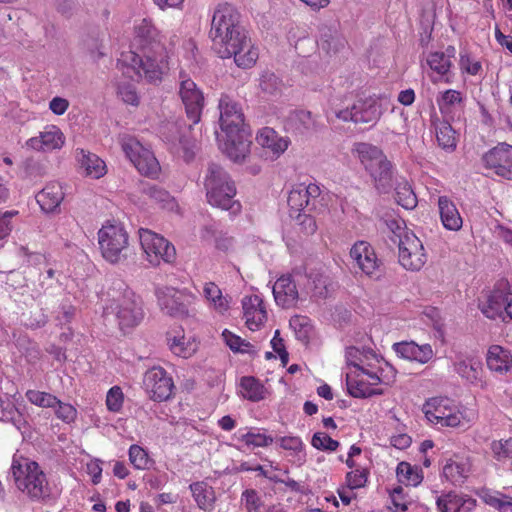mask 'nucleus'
<instances>
[{
    "label": "nucleus",
    "instance_id": "f257e3e1",
    "mask_svg": "<svg viewBox=\"0 0 512 512\" xmlns=\"http://www.w3.org/2000/svg\"><path fill=\"white\" fill-rule=\"evenodd\" d=\"M220 128L225 135L224 152L233 161H244L250 153L251 131L239 104L228 95L219 101Z\"/></svg>",
    "mask_w": 512,
    "mask_h": 512
},
{
    "label": "nucleus",
    "instance_id": "f03ea898",
    "mask_svg": "<svg viewBox=\"0 0 512 512\" xmlns=\"http://www.w3.org/2000/svg\"><path fill=\"white\" fill-rule=\"evenodd\" d=\"M11 475L16 487L26 493L33 501H45L50 498L51 489L46 475L35 461L13 460Z\"/></svg>",
    "mask_w": 512,
    "mask_h": 512
},
{
    "label": "nucleus",
    "instance_id": "7ed1b4c3",
    "mask_svg": "<svg viewBox=\"0 0 512 512\" xmlns=\"http://www.w3.org/2000/svg\"><path fill=\"white\" fill-rule=\"evenodd\" d=\"M109 295L114 302L111 306L112 312H115L119 328L122 331L134 328L143 320L144 312L141 298L124 281L115 280Z\"/></svg>",
    "mask_w": 512,
    "mask_h": 512
},
{
    "label": "nucleus",
    "instance_id": "20e7f679",
    "mask_svg": "<svg viewBox=\"0 0 512 512\" xmlns=\"http://www.w3.org/2000/svg\"><path fill=\"white\" fill-rule=\"evenodd\" d=\"M355 151L365 170L374 180L378 192L388 193L392 188V164L381 149L368 143L356 144Z\"/></svg>",
    "mask_w": 512,
    "mask_h": 512
},
{
    "label": "nucleus",
    "instance_id": "39448f33",
    "mask_svg": "<svg viewBox=\"0 0 512 512\" xmlns=\"http://www.w3.org/2000/svg\"><path fill=\"white\" fill-rule=\"evenodd\" d=\"M213 47L221 58L233 57L236 65L241 68L252 67L258 59V51L243 26L234 30L231 37L229 35L226 39L222 37L216 40Z\"/></svg>",
    "mask_w": 512,
    "mask_h": 512
},
{
    "label": "nucleus",
    "instance_id": "423d86ee",
    "mask_svg": "<svg viewBox=\"0 0 512 512\" xmlns=\"http://www.w3.org/2000/svg\"><path fill=\"white\" fill-rule=\"evenodd\" d=\"M162 139L169 145L170 150L186 162L194 158L196 140L192 134V124L183 119L167 121L160 129Z\"/></svg>",
    "mask_w": 512,
    "mask_h": 512
},
{
    "label": "nucleus",
    "instance_id": "0eeeda50",
    "mask_svg": "<svg viewBox=\"0 0 512 512\" xmlns=\"http://www.w3.org/2000/svg\"><path fill=\"white\" fill-rule=\"evenodd\" d=\"M99 245L103 257L111 263H119L126 258L128 234L120 225H105L98 232Z\"/></svg>",
    "mask_w": 512,
    "mask_h": 512
},
{
    "label": "nucleus",
    "instance_id": "6e6552de",
    "mask_svg": "<svg viewBox=\"0 0 512 512\" xmlns=\"http://www.w3.org/2000/svg\"><path fill=\"white\" fill-rule=\"evenodd\" d=\"M382 115L379 99L375 96L359 97L350 108L336 112V117L345 122L374 126Z\"/></svg>",
    "mask_w": 512,
    "mask_h": 512
},
{
    "label": "nucleus",
    "instance_id": "1a4fd4ad",
    "mask_svg": "<svg viewBox=\"0 0 512 512\" xmlns=\"http://www.w3.org/2000/svg\"><path fill=\"white\" fill-rule=\"evenodd\" d=\"M321 189L315 183H301L294 186L288 194L287 204L290 214L316 212L322 207Z\"/></svg>",
    "mask_w": 512,
    "mask_h": 512
},
{
    "label": "nucleus",
    "instance_id": "9d476101",
    "mask_svg": "<svg viewBox=\"0 0 512 512\" xmlns=\"http://www.w3.org/2000/svg\"><path fill=\"white\" fill-rule=\"evenodd\" d=\"M160 310L174 318H184L189 315L192 295L173 287H158L155 290Z\"/></svg>",
    "mask_w": 512,
    "mask_h": 512
},
{
    "label": "nucleus",
    "instance_id": "9b49d317",
    "mask_svg": "<svg viewBox=\"0 0 512 512\" xmlns=\"http://www.w3.org/2000/svg\"><path fill=\"white\" fill-rule=\"evenodd\" d=\"M139 240L148 261L152 265H158L160 260L172 263L176 259L175 247L164 237L148 229H140Z\"/></svg>",
    "mask_w": 512,
    "mask_h": 512
},
{
    "label": "nucleus",
    "instance_id": "f8f14e48",
    "mask_svg": "<svg viewBox=\"0 0 512 512\" xmlns=\"http://www.w3.org/2000/svg\"><path fill=\"white\" fill-rule=\"evenodd\" d=\"M241 26L240 14L236 8L228 3L220 4L214 10L212 16L209 37L213 43L222 37L226 39L227 36H231L232 32L240 29Z\"/></svg>",
    "mask_w": 512,
    "mask_h": 512
},
{
    "label": "nucleus",
    "instance_id": "ddd939ff",
    "mask_svg": "<svg viewBox=\"0 0 512 512\" xmlns=\"http://www.w3.org/2000/svg\"><path fill=\"white\" fill-rule=\"evenodd\" d=\"M448 398L434 397L425 402L423 412L426 418L442 427H457L461 424L462 414L449 405Z\"/></svg>",
    "mask_w": 512,
    "mask_h": 512
},
{
    "label": "nucleus",
    "instance_id": "4468645a",
    "mask_svg": "<svg viewBox=\"0 0 512 512\" xmlns=\"http://www.w3.org/2000/svg\"><path fill=\"white\" fill-rule=\"evenodd\" d=\"M143 53V60L140 67V74L149 82H157L162 79L164 73L169 69L168 55L162 43H155L151 48H146Z\"/></svg>",
    "mask_w": 512,
    "mask_h": 512
},
{
    "label": "nucleus",
    "instance_id": "2eb2a0df",
    "mask_svg": "<svg viewBox=\"0 0 512 512\" xmlns=\"http://www.w3.org/2000/svg\"><path fill=\"white\" fill-rule=\"evenodd\" d=\"M122 149L127 158L133 163L135 168L143 175L154 177L160 171V166L154 154L135 140L128 139L123 142Z\"/></svg>",
    "mask_w": 512,
    "mask_h": 512
},
{
    "label": "nucleus",
    "instance_id": "dca6fc26",
    "mask_svg": "<svg viewBox=\"0 0 512 512\" xmlns=\"http://www.w3.org/2000/svg\"><path fill=\"white\" fill-rule=\"evenodd\" d=\"M399 263L408 270L418 271L426 263V254L422 242L413 234L405 233L399 237Z\"/></svg>",
    "mask_w": 512,
    "mask_h": 512
},
{
    "label": "nucleus",
    "instance_id": "f3484780",
    "mask_svg": "<svg viewBox=\"0 0 512 512\" xmlns=\"http://www.w3.org/2000/svg\"><path fill=\"white\" fill-rule=\"evenodd\" d=\"M143 387L150 399L162 402L171 397L174 383L163 368L153 367L144 374Z\"/></svg>",
    "mask_w": 512,
    "mask_h": 512
},
{
    "label": "nucleus",
    "instance_id": "a211bd4d",
    "mask_svg": "<svg viewBox=\"0 0 512 512\" xmlns=\"http://www.w3.org/2000/svg\"><path fill=\"white\" fill-rule=\"evenodd\" d=\"M482 161L496 175L512 180V145L499 143L483 155Z\"/></svg>",
    "mask_w": 512,
    "mask_h": 512
},
{
    "label": "nucleus",
    "instance_id": "6ab92c4d",
    "mask_svg": "<svg viewBox=\"0 0 512 512\" xmlns=\"http://www.w3.org/2000/svg\"><path fill=\"white\" fill-rule=\"evenodd\" d=\"M179 94L188 119L191 120L192 124H197L200 121L203 109L204 97L202 92L191 79H182Z\"/></svg>",
    "mask_w": 512,
    "mask_h": 512
},
{
    "label": "nucleus",
    "instance_id": "aec40b11",
    "mask_svg": "<svg viewBox=\"0 0 512 512\" xmlns=\"http://www.w3.org/2000/svg\"><path fill=\"white\" fill-rule=\"evenodd\" d=\"M324 128L319 116L313 115L307 110H296L289 114L285 123V129L294 134L306 135L317 133Z\"/></svg>",
    "mask_w": 512,
    "mask_h": 512
},
{
    "label": "nucleus",
    "instance_id": "412c9836",
    "mask_svg": "<svg viewBox=\"0 0 512 512\" xmlns=\"http://www.w3.org/2000/svg\"><path fill=\"white\" fill-rule=\"evenodd\" d=\"M350 256L366 275H376L380 267V261L368 242H356L350 250Z\"/></svg>",
    "mask_w": 512,
    "mask_h": 512
},
{
    "label": "nucleus",
    "instance_id": "4be33fe9",
    "mask_svg": "<svg viewBox=\"0 0 512 512\" xmlns=\"http://www.w3.org/2000/svg\"><path fill=\"white\" fill-rule=\"evenodd\" d=\"M226 186H235L230 175L219 164L209 163L204 179L206 197L212 198V201L216 202L215 198L217 197L218 189L226 188Z\"/></svg>",
    "mask_w": 512,
    "mask_h": 512
},
{
    "label": "nucleus",
    "instance_id": "5701e85b",
    "mask_svg": "<svg viewBox=\"0 0 512 512\" xmlns=\"http://www.w3.org/2000/svg\"><path fill=\"white\" fill-rule=\"evenodd\" d=\"M273 295L277 305L289 309L296 306L299 293L290 275H283L273 286Z\"/></svg>",
    "mask_w": 512,
    "mask_h": 512
},
{
    "label": "nucleus",
    "instance_id": "b1692460",
    "mask_svg": "<svg viewBox=\"0 0 512 512\" xmlns=\"http://www.w3.org/2000/svg\"><path fill=\"white\" fill-rule=\"evenodd\" d=\"M247 327L254 331L267 320L263 299L258 295L246 296L242 300Z\"/></svg>",
    "mask_w": 512,
    "mask_h": 512
},
{
    "label": "nucleus",
    "instance_id": "393cba45",
    "mask_svg": "<svg viewBox=\"0 0 512 512\" xmlns=\"http://www.w3.org/2000/svg\"><path fill=\"white\" fill-rule=\"evenodd\" d=\"M64 196L62 186L57 182H51L36 194V201L45 213H54L59 211Z\"/></svg>",
    "mask_w": 512,
    "mask_h": 512
},
{
    "label": "nucleus",
    "instance_id": "a878e982",
    "mask_svg": "<svg viewBox=\"0 0 512 512\" xmlns=\"http://www.w3.org/2000/svg\"><path fill=\"white\" fill-rule=\"evenodd\" d=\"M438 512H476V500L453 492L443 494L436 501Z\"/></svg>",
    "mask_w": 512,
    "mask_h": 512
},
{
    "label": "nucleus",
    "instance_id": "bb28decb",
    "mask_svg": "<svg viewBox=\"0 0 512 512\" xmlns=\"http://www.w3.org/2000/svg\"><path fill=\"white\" fill-rule=\"evenodd\" d=\"M471 470L468 458L455 456L447 460L443 467V476L453 485H461L467 479Z\"/></svg>",
    "mask_w": 512,
    "mask_h": 512
},
{
    "label": "nucleus",
    "instance_id": "cd10ccee",
    "mask_svg": "<svg viewBox=\"0 0 512 512\" xmlns=\"http://www.w3.org/2000/svg\"><path fill=\"white\" fill-rule=\"evenodd\" d=\"M394 351L403 359L427 363L433 357L429 344L418 345L415 342H400L393 345Z\"/></svg>",
    "mask_w": 512,
    "mask_h": 512
},
{
    "label": "nucleus",
    "instance_id": "c85d7f7f",
    "mask_svg": "<svg viewBox=\"0 0 512 512\" xmlns=\"http://www.w3.org/2000/svg\"><path fill=\"white\" fill-rule=\"evenodd\" d=\"M438 208L443 226L451 231H458L463 225L462 217L454 204L447 196L438 198Z\"/></svg>",
    "mask_w": 512,
    "mask_h": 512
},
{
    "label": "nucleus",
    "instance_id": "c756f323",
    "mask_svg": "<svg viewBox=\"0 0 512 512\" xmlns=\"http://www.w3.org/2000/svg\"><path fill=\"white\" fill-rule=\"evenodd\" d=\"M486 362L490 370L506 373L512 368V353L500 345H492L488 349Z\"/></svg>",
    "mask_w": 512,
    "mask_h": 512
},
{
    "label": "nucleus",
    "instance_id": "7c9ffc66",
    "mask_svg": "<svg viewBox=\"0 0 512 512\" xmlns=\"http://www.w3.org/2000/svg\"><path fill=\"white\" fill-rule=\"evenodd\" d=\"M505 299L506 295L503 293L502 288L496 285L487 296L486 301L479 303V309L487 318L496 319L500 317L504 319Z\"/></svg>",
    "mask_w": 512,
    "mask_h": 512
},
{
    "label": "nucleus",
    "instance_id": "2f4dec72",
    "mask_svg": "<svg viewBox=\"0 0 512 512\" xmlns=\"http://www.w3.org/2000/svg\"><path fill=\"white\" fill-rule=\"evenodd\" d=\"M431 125L436 132V139L440 147L453 151L456 148V132L449 120L440 119L436 114L431 116Z\"/></svg>",
    "mask_w": 512,
    "mask_h": 512
},
{
    "label": "nucleus",
    "instance_id": "473e14b6",
    "mask_svg": "<svg viewBox=\"0 0 512 512\" xmlns=\"http://www.w3.org/2000/svg\"><path fill=\"white\" fill-rule=\"evenodd\" d=\"M189 489L199 509L211 512L216 502L215 491L205 481H197L189 485Z\"/></svg>",
    "mask_w": 512,
    "mask_h": 512
},
{
    "label": "nucleus",
    "instance_id": "72a5a7b5",
    "mask_svg": "<svg viewBox=\"0 0 512 512\" xmlns=\"http://www.w3.org/2000/svg\"><path fill=\"white\" fill-rule=\"evenodd\" d=\"M256 140L262 147L270 149L276 157L284 153L289 145L287 138L280 137L277 132L270 127L261 129Z\"/></svg>",
    "mask_w": 512,
    "mask_h": 512
},
{
    "label": "nucleus",
    "instance_id": "f704fd0d",
    "mask_svg": "<svg viewBox=\"0 0 512 512\" xmlns=\"http://www.w3.org/2000/svg\"><path fill=\"white\" fill-rule=\"evenodd\" d=\"M63 144L61 131L52 126L40 133L39 137H32L27 140L26 145L35 150L56 149Z\"/></svg>",
    "mask_w": 512,
    "mask_h": 512
},
{
    "label": "nucleus",
    "instance_id": "c9c22d12",
    "mask_svg": "<svg viewBox=\"0 0 512 512\" xmlns=\"http://www.w3.org/2000/svg\"><path fill=\"white\" fill-rule=\"evenodd\" d=\"M77 159L86 172L92 178L98 179L105 174L106 165L97 155L83 149L77 150Z\"/></svg>",
    "mask_w": 512,
    "mask_h": 512
},
{
    "label": "nucleus",
    "instance_id": "e433bc0d",
    "mask_svg": "<svg viewBox=\"0 0 512 512\" xmlns=\"http://www.w3.org/2000/svg\"><path fill=\"white\" fill-rule=\"evenodd\" d=\"M345 44L346 40L336 29L322 28L318 45L327 54L337 53L345 47Z\"/></svg>",
    "mask_w": 512,
    "mask_h": 512
},
{
    "label": "nucleus",
    "instance_id": "4c0bfd02",
    "mask_svg": "<svg viewBox=\"0 0 512 512\" xmlns=\"http://www.w3.org/2000/svg\"><path fill=\"white\" fill-rule=\"evenodd\" d=\"M236 195L235 186H226V188H219L216 202L212 201V198H207L208 203L214 207L221 208L223 210L231 211V213H237L241 209V205L234 199Z\"/></svg>",
    "mask_w": 512,
    "mask_h": 512
},
{
    "label": "nucleus",
    "instance_id": "58836bf2",
    "mask_svg": "<svg viewBox=\"0 0 512 512\" xmlns=\"http://www.w3.org/2000/svg\"><path fill=\"white\" fill-rule=\"evenodd\" d=\"M136 42L139 51H144L146 48H151L155 43H161L158 39L157 30L148 22L143 20L142 23L136 28Z\"/></svg>",
    "mask_w": 512,
    "mask_h": 512
},
{
    "label": "nucleus",
    "instance_id": "ea45409f",
    "mask_svg": "<svg viewBox=\"0 0 512 512\" xmlns=\"http://www.w3.org/2000/svg\"><path fill=\"white\" fill-rule=\"evenodd\" d=\"M241 388L243 397L252 402L261 401L266 397V388L254 377H243Z\"/></svg>",
    "mask_w": 512,
    "mask_h": 512
},
{
    "label": "nucleus",
    "instance_id": "a19ab883",
    "mask_svg": "<svg viewBox=\"0 0 512 512\" xmlns=\"http://www.w3.org/2000/svg\"><path fill=\"white\" fill-rule=\"evenodd\" d=\"M463 102L462 94L453 89L446 90L437 98L439 110L444 116L449 115L456 107L463 108Z\"/></svg>",
    "mask_w": 512,
    "mask_h": 512
},
{
    "label": "nucleus",
    "instance_id": "79ce46f5",
    "mask_svg": "<svg viewBox=\"0 0 512 512\" xmlns=\"http://www.w3.org/2000/svg\"><path fill=\"white\" fill-rule=\"evenodd\" d=\"M396 473L399 482L405 485L417 486L423 480L422 471L407 462H400L397 466Z\"/></svg>",
    "mask_w": 512,
    "mask_h": 512
},
{
    "label": "nucleus",
    "instance_id": "37998d69",
    "mask_svg": "<svg viewBox=\"0 0 512 512\" xmlns=\"http://www.w3.org/2000/svg\"><path fill=\"white\" fill-rule=\"evenodd\" d=\"M290 327L294 330L296 338L304 344H308L312 334V325L306 316L295 315L289 321Z\"/></svg>",
    "mask_w": 512,
    "mask_h": 512
},
{
    "label": "nucleus",
    "instance_id": "c03bdc74",
    "mask_svg": "<svg viewBox=\"0 0 512 512\" xmlns=\"http://www.w3.org/2000/svg\"><path fill=\"white\" fill-rule=\"evenodd\" d=\"M395 200L405 209H413L417 205V197L407 182L398 183L395 187Z\"/></svg>",
    "mask_w": 512,
    "mask_h": 512
},
{
    "label": "nucleus",
    "instance_id": "a18cd8bd",
    "mask_svg": "<svg viewBox=\"0 0 512 512\" xmlns=\"http://www.w3.org/2000/svg\"><path fill=\"white\" fill-rule=\"evenodd\" d=\"M144 193L155 203L160 204L162 208L173 209L175 206L174 198L161 187L149 185L144 188Z\"/></svg>",
    "mask_w": 512,
    "mask_h": 512
},
{
    "label": "nucleus",
    "instance_id": "49530a36",
    "mask_svg": "<svg viewBox=\"0 0 512 512\" xmlns=\"http://www.w3.org/2000/svg\"><path fill=\"white\" fill-rule=\"evenodd\" d=\"M129 460L131 464L139 470L149 469L153 461L150 459L148 452L137 444H133L129 448Z\"/></svg>",
    "mask_w": 512,
    "mask_h": 512
},
{
    "label": "nucleus",
    "instance_id": "de8ad7c7",
    "mask_svg": "<svg viewBox=\"0 0 512 512\" xmlns=\"http://www.w3.org/2000/svg\"><path fill=\"white\" fill-rule=\"evenodd\" d=\"M455 371L469 382H475L479 379L481 372V363L472 361H460L455 364Z\"/></svg>",
    "mask_w": 512,
    "mask_h": 512
},
{
    "label": "nucleus",
    "instance_id": "09e8293b",
    "mask_svg": "<svg viewBox=\"0 0 512 512\" xmlns=\"http://www.w3.org/2000/svg\"><path fill=\"white\" fill-rule=\"evenodd\" d=\"M202 237L205 240H213L215 247L222 251H227L232 245V238L223 235L222 232L213 226H205Z\"/></svg>",
    "mask_w": 512,
    "mask_h": 512
},
{
    "label": "nucleus",
    "instance_id": "8fccbe9b",
    "mask_svg": "<svg viewBox=\"0 0 512 512\" xmlns=\"http://www.w3.org/2000/svg\"><path fill=\"white\" fill-rule=\"evenodd\" d=\"M369 356L375 357L374 352L369 348L360 350L356 347H349L346 350L348 365L355 367L359 371L364 367V359H368Z\"/></svg>",
    "mask_w": 512,
    "mask_h": 512
},
{
    "label": "nucleus",
    "instance_id": "3c124183",
    "mask_svg": "<svg viewBox=\"0 0 512 512\" xmlns=\"http://www.w3.org/2000/svg\"><path fill=\"white\" fill-rule=\"evenodd\" d=\"M26 397L32 404L44 408L55 407L59 403V399L56 396L37 390H28Z\"/></svg>",
    "mask_w": 512,
    "mask_h": 512
},
{
    "label": "nucleus",
    "instance_id": "603ef678",
    "mask_svg": "<svg viewBox=\"0 0 512 512\" xmlns=\"http://www.w3.org/2000/svg\"><path fill=\"white\" fill-rule=\"evenodd\" d=\"M204 294L208 300L214 303L220 313L228 309V301L222 296V292L216 284L207 283L204 287Z\"/></svg>",
    "mask_w": 512,
    "mask_h": 512
},
{
    "label": "nucleus",
    "instance_id": "864d4df0",
    "mask_svg": "<svg viewBox=\"0 0 512 512\" xmlns=\"http://www.w3.org/2000/svg\"><path fill=\"white\" fill-rule=\"evenodd\" d=\"M222 336L226 344L233 352L251 353L250 349L253 346L249 342H246L241 337L235 335L234 333L230 332L227 329L223 331Z\"/></svg>",
    "mask_w": 512,
    "mask_h": 512
},
{
    "label": "nucleus",
    "instance_id": "5fc2aeb1",
    "mask_svg": "<svg viewBox=\"0 0 512 512\" xmlns=\"http://www.w3.org/2000/svg\"><path fill=\"white\" fill-rule=\"evenodd\" d=\"M483 500L486 504L497 508L500 512H512V498L499 494L493 495L490 493H485L483 495Z\"/></svg>",
    "mask_w": 512,
    "mask_h": 512
},
{
    "label": "nucleus",
    "instance_id": "6e6d98bb",
    "mask_svg": "<svg viewBox=\"0 0 512 512\" xmlns=\"http://www.w3.org/2000/svg\"><path fill=\"white\" fill-rule=\"evenodd\" d=\"M311 445L318 450L332 452L336 451L340 444L326 433L316 432L312 437Z\"/></svg>",
    "mask_w": 512,
    "mask_h": 512
},
{
    "label": "nucleus",
    "instance_id": "4d7b16f0",
    "mask_svg": "<svg viewBox=\"0 0 512 512\" xmlns=\"http://www.w3.org/2000/svg\"><path fill=\"white\" fill-rule=\"evenodd\" d=\"M427 63L429 67L439 75H445L451 67V60L445 58L444 55L440 54L438 51L429 54Z\"/></svg>",
    "mask_w": 512,
    "mask_h": 512
},
{
    "label": "nucleus",
    "instance_id": "13d9d810",
    "mask_svg": "<svg viewBox=\"0 0 512 512\" xmlns=\"http://www.w3.org/2000/svg\"><path fill=\"white\" fill-rule=\"evenodd\" d=\"M346 385L348 393L354 398H366V392L371 386L364 380L353 378L349 374L346 377Z\"/></svg>",
    "mask_w": 512,
    "mask_h": 512
},
{
    "label": "nucleus",
    "instance_id": "bf43d9fd",
    "mask_svg": "<svg viewBox=\"0 0 512 512\" xmlns=\"http://www.w3.org/2000/svg\"><path fill=\"white\" fill-rule=\"evenodd\" d=\"M491 450L493 452L494 458H496L498 461L512 459V438L493 441L491 443Z\"/></svg>",
    "mask_w": 512,
    "mask_h": 512
},
{
    "label": "nucleus",
    "instance_id": "052dcab7",
    "mask_svg": "<svg viewBox=\"0 0 512 512\" xmlns=\"http://www.w3.org/2000/svg\"><path fill=\"white\" fill-rule=\"evenodd\" d=\"M143 60V53H136L128 51L122 53L121 58L118 60V65L130 67L138 76L141 77L140 67Z\"/></svg>",
    "mask_w": 512,
    "mask_h": 512
},
{
    "label": "nucleus",
    "instance_id": "680f3d73",
    "mask_svg": "<svg viewBox=\"0 0 512 512\" xmlns=\"http://www.w3.org/2000/svg\"><path fill=\"white\" fill-rule=\"evenodd\" d=\"M311 213L312 212H303L296 215L292 213L290 214V217L297 221L298 225L301 227L302 232L307 235H312L317 230L316 221Z\"/></svg>",
    "mask_w": 512,
    "mask_h": 512
},
{
    "label": "nucleus",
    "instance_id": "e2e57ef3",
    "mask_svg": "<svg viewBox=\"0 0 512 512\" xmlns=\"http://www.w3.org/2000/svg\"><path fill=\"white\" fill-rule=\"evenodd\" d=\"M241 500L245 504L247 512H260L262 501L254 489H246L241 495Z\"/></svg>",
    "mask_w": 512,
    "mask_h": 512
},
{
    "label": "nucleus",
    "instance_id": "0e129e2a",
    "mask_svg": "<svg viewBox=\"0 0 512 512\" xmlns=\"http://www.w3.org/2000/svg\"><path fill=\"white\" fill-rule=\"evenodd\" d=\"M107 408L112 412H118L123 405V393L120 387H112L106 397Z\"/></svg>",
    "mask_w": 512,
    "mask_h": 512
},
{
    "label": "nucleus",
    "instance_id": "69168bd1",
    "mask_svg": "<svg viewBox=\"0 0 512 512\" xmlns=\"http://www.w3.org/2000/svg\"><path fill=\"white\" fill-rule=\"evenodd\" d=\"M241 440L244 441L246 445H252L254 447H266L273 442V438L271 436L252 432H248L243 435Z\"/></svg>",
    "mask_w": 512,
    "mask_h": 512
},
{
    "label": "nucleus",
    "instance_id": "338daca9",
    "mask_svg": "<svg viewBox=\"0 0 512 512\" xmlns=\"http://www.w3.org/2000/svg\"><path fill=\"white\" fill-rule=\"evenodd\" d=\"M3 420L11 422L19 430L26 424V420L23 415L12 403H9L5 408Z\"/></svg>",
    "mask_w": 512,
    "mask_h": 512
},
{
    "label": "nucleus",
    "instance_id": "774afa93",
    "mask_svg": "<svg viewBox=\"0 0 512 512\" xmlns=\"http://www.w3.org/2000/svg\"><path fill=\"white\" fill-rule=\"evenodd\" d=\"M118 95L126 104L137 106L139 98L136 89L131 84H121L118 86Z\"/></svg>",
    "mask_w": 512,
    "mask_h": 512
}]
</instances>
